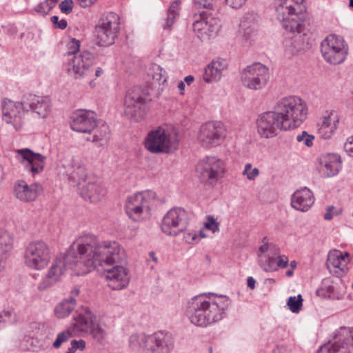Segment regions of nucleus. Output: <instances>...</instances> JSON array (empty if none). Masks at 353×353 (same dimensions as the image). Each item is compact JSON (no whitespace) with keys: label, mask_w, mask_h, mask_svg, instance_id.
<instances>
[{"label":"nucleus","mask_w":353,"mask_h":353,"mask_svg":"<svg viewBox=\"0 0 353 353\" xmlns=\"http://www.w3.org/2000/svg\"><path fill=\"white\" fill-rule=\"evenodd\" d=\"M125 258L124 250L117 242L103 241L91 234H84L70 245L64 255L57 257L47 274L57 282L68 269L83 275L101 267L109 281L108 286L119 290L130 281L126 269L116 265Z\"/></svg>","instance_id":"f257e3e1"},{"label":"nucleus","mask_w":353,"mask_h":353,"mask_svg":"<svg viewBox=\"0 0 353 353\" xmlns=\"http://www.w3.org/2000/svg\"><path fill=\"white\" fill-rule=\"evenodd\" d=\"M307 108L302 99L296 96L279 100L272 111L261 114L256 120L259 134L262 138L276 137L281 130L299 127L305 119Z\"/></svg>","instance_id":"f03ea898"},{"label":"nucleus","mask_w":353,"mask_h":353,"mask_svg":"<svg viewBox=\"0 0 353 353\" xmlns=\"http://www.w3.org/2000/svg\"><path fill=\"white\" fill-rule=\"evenodd\" d=\"M230 303V299L226 296H220L212 301L210 297L200 294L188 302L186 315L192 323L205 327L221 320Z\"/></svg>","instance_id":"7ed1b4c3"},{"label":"nucleus","mask_w":353,"mask_h":353,"mask_svg":"<svg viewBox=\"0 0 353 353\" xmlns=\"http://www.w3.org/2000/svg\"><path fill=\"white\" fill-rule=\"evenodd\" d=\"M51 109V101L48 97H39L32 94L23 96L21 102L5 99L2 101V119L8 124H12L16 130L21 129L23 121L24 111L31 110L42 118H46Z\"/></svg>","instance_id":"20e7f679"},{"label":"nucleus","mask_w":353,"mask_h":353,"mask_svg":"<svg viewBox=\"0 0 353 353\" xmlns=\"http://www.w3.org/2000/svg\"><path fill=\"white\" fill-rule=\"evenodd\" d=\"M74 323L72 327L60 332L53 343V347L59 348L61 344L68 341L74 334L78 332L90 333L92 337L99 343H103L106 336V332L99 323V319L89 308H85L83 314L74 317Z\"/></svg>","instance_id":"39448f33"},{"label":"nucleus","mask_w":353,"mask_h":353,"mask_svg":"<svg viewBox=\"0 0 353 353\" xmlns=\"http://www.w3.org/2000/svg\"><path fill=\"white\" fill-rule=\"evenodd\" d=\"M119 17L114 12H109L99 19L94 30L99 46L106 47L114 43L119 31Z\"/></svg>","instance_id":"423d86ee"},{"label":"nucleus","mask_w":353,"mask_h":353,"mask_svg":"<svg viewBox=\"0 0 353 353\" xmlns=\"http://www.w3.org/2000/svg\"><path fill=\"white\" fill-rule=\"evenodd\" d=\"M277 18L281 21L284 29L290 32H300L303 27L305 14L303 8H294L292 5H288V1H281L276 7Z\"/></svg>","instance_id":"0eeeda50"},{"label":"nucleus","mask_w":353,"mask_h":353,"mask_svg":"<svg viewBox=\"0 0 353 353\" xmlns=\"http://www.w3.org/2000/svg\"><path fill=\"white\" fill-rule=\"evenodd\" d=\"M176 143L164 128L159 127L151 130L145 140V147L155 154L170 153L176 148Z\"/></svg>","instance_id":"6e6552de"},{"label":"nucleus","mask_w":353,"mask_h":353,"mask_svg":"<svg viewBox=\"0 0 353 353\" xmlns=\"http://www.w3.org/2000/svg\"><path fill=\"white\" fill-rule=\"evenodd\" d=\"M353 349V328L341 327L332 340L321 345L316 353H350Z\"/></svg>","instance_id":"1a4fd4ad"},{"label":"nucleus","mask_w":353,"mask_h":353,"mask_svg":"<svg viewBox=\"0 0 353 353\" xmlns=\"http://www.w3.org/2000/svg\"><path fill=\"white\" fill-rule=\"evenodd\" d=\"M188 225V212L182 208H173L163 216L161 225L163 233L176 236L183 232Z\"/></svg>","instance_id":"9d476101"},{"label":"nucleus","mask_w":353,"mask_h":353,"mask_svg":"<svg viewBox=\"0 0 353 353\" xmlns=\"http://www.w3.org/2000/svg\"><path fill=\"white\" fill-rule=\"evenodd\" d=\"M50 260L48 245L42 241H33L28 244L25 252V263L34 270L44 268Z\"/></svg>","instance_id":"9b49d317"},{"label":"nucleus","mask_w":353,"mask_h":353,"mask_svg":"<svg viewBox=\"0 0 353 353\" xmlns=\"http://www.w3.org/2000/svg\"><path fill=\"white\" fill-rule=\"evenodd\" d=\"M196 170L202 182L212 183L223 177L225 167L221 159L215 157H207L198 162Z\"/></svg>","instance_id":"f8f14e48"},{"label":"nucleus","mask_w":353,"mask_h":353,"mask_svg":"<svg viewBox=\"0 0 353 353\" xmlns=\"http://www.w3.org/2000/svg\"><path fill=\"white\" fill-rule=\"evenodd\" d=\"M321 52L325 60L334 65L342 63L347 54L343 41L335 35H330L321 45Z\"/></svg>","instance_id":"ddd939ff"},{"label":"nucleus","mask_w":353,"mask_h":353,"mask_svg":"<svg viewBox=\"0 0 353 353\" xmlns=\"http://www.w3.org/2000/svg\"><path fill=\"white\" fill-rule=\"evenodd\" d=\"M269 78L268 68L260 63L248 66L243 70L241 75L243 85L252 90L263 88Z\"/></svg>","instance_id":"4468645a"},{"label":"nucleus","mask_w":353,"mask_h":353,"mask_svg":"<svg viewBox=\"0 0 353 353\" xmlns=\"http://www.w3.org/2000/svg\"><path fill=\"white\" fill-rule=\"evenodd\" d=\"M225 137V129L221 122H208L201 126L198 139L202 146L212 148L219 145Z\"/></svg>","instance_id":"2eb2a0df"},{"label":"nucleus","mask_w":353,"mask_h":353,"mask_svg":"<svg viewBox=\"0 0 353 353\" xmlns=\"http://www.w3.org/2000/svg\"><path fill=\"white\" fill-rule=\"evenodd\" d=\"M125 113L132 119L139 121L145 114V99L141 87L134 86L128 90L125 98Z\"/></svg>","instance_id":"dca6fc26"},{"label":"nucleus","mask_w":353,"mask_h":353,"mask_svg":"<svg viewBox=\"0 0 353 353\" xmlns=\"http://www.w3.org/2000/svg\"><path fill=\"white\" fill-rule=\"evenodd\" d=\"M94 55L89 51L85 50L74 55L68 63V72L75 79L90 77L93 72L91 66L93 63Z\"/></svg>","instance_id":"f3484780"},{"label":"nucleus","mask_w":353,"mask_h":353,"mask_svg":"<svg viewBox=\"0 0 353 353\" xmlns=\"http://www.w3.org/2000/svg\"><path fill=\"white\" fill-rule=\"evenodd\" d=\"M17 154V159L32 176L43 171L47 159L46 156L36 153L29 148L18 150Z\"/></svg>","instance_id":"a211bd4d"},{"label":"nucleus","mask_w":353,"mask_h":353,"mask_svg":"<svg viewBox=\"0 0 353 353\" xmlns=\"http://www.w3.org/2000/svg\"><path fill=\"white\" fill-rule=\"evenodd\" d=\"M174 341L171 334L159 331L148 335L146 353H171Z\"/></svg>","instance_id":"6ab92c4d"},{"label":"nucleus","mask_w":353,"mask_h":353,"mask_svg":"<svg viewBox=\"0 0 353 353\" xmlns=\"http://www.w3.org/2000/svg\"><path fill=\"white\" fill-rule=\"evenodd\" d=\"M96 126V114L94 112L77 110L70 117V127L74 131L90 134Z\"/></svg>","instance_id":"aec40b11"},{"label":"nucleus","mask_w":353,"mask_h":353,"mask_svg":"<svg viewBox=\"0 0 353 353\" xmlns=\"http://www.w3.org/2000/svg\"><path fill=\"white\" fill-rule=\"evenodd\" d=\"M41 191V186L36 183L29 185L25 181L18 180L14 185V196L17 199L23 202L34 201Z\"/></svg>","instance_id":"412c9836"},{"label":"nucleus","mask_w":353,"mask_h":353,"mask_svg":"<svg viewBox=\"0 0 353 353\" xmlns=\"http://www.w3.org/2000/svg\"><path fill=\"white\" fill-rule=\"evenodd\" d=\"M259 17L254 12H248L243 15L240 23V34L246 41L252 40L256 35Z\"/></svg>","instance_id":"4be33fe9"},{"label":"nucleus","mask_w":353,"mask_h":353,"mask_svg":"<svg viewBox=\"0 0 353 353\" xmlns=\"http://www.w3.org/2000/svg\"><path fill=\"white\" fill-rule=\"evenodd\" d=\"M314 202L313 193L306 187L296 190L292 196V206L294 209L302 212L307 211Z\"/></svg>","instance_id":"5701e85b"},{"label":"nucleus","mask_w":353,"mask_h":353,"mask_svg":"<svg viewBox=\"0 0 353 353\" xmlns=\"http://www.w3.org/2000/svg\"><path fill=\"white\" fill-rule=\"evenodd\" d=\"M80 195L91 203H97L105 196L106 190L99 183H88L79 187Z\"/></svg>","instance_id":"b1692460"},{"label":"nucleus","mask_w":353,"mask_h":353,"mask_svg":"<svg viewBox=\"0 0 353 353\" xmlns=\"http://www.w3.org/2000/svg\"><path fill=\"white\" fill-rule=\"evenodd\" d=\"M349 253L343 254L339 250L330 251L327 255L326 265L327 268L332 271V269H339L343 273L347 271V264L348 262Z\"/></svg>","instance_id":"393cba45"},{"label":"nucleus","mask_w":353,"mask_h":353,"mask_svg":"<svg viewBox=\"0 0 353 353\" xmlns=\"http://www.w3.org/2000/svg\"><path fill=\"white\" fill-rule=\"evenodd\" d=\"M320 163L324 167L323 174L326 177L336 175L341 168L340 157L335 154H329L321 159Z\"/></svg>","instance_id":"a878e982"},{"label":"nucleus","mask_w":353,"mask_h":353,"mask_svg":"<svg viewBox=\"0 0 353 353\" xmlns=\"http://www.w3.org/2000/svg\"><path fill=\"white\" fill-rule=\"evenodd\" d=\"M338 122V120L332 119L330 115L323 117L319 124L318 132L319 136L323 139H330L336 129V123Z\"/></svg>","instance_id":"bb28decb"},{"label":"nucleus","mask_w":353,"mask_h":353,"mask_svg":"<svg viewBox=\"0 0 353 353\" xmlns=\"http://www.w3.org/2000/svg\"><path fill=\"white\" fill-rule=\"evenodd\" d=\"M180 3L181 1L179 0H176L170 6L167 17L163 19V23H162V27L164 30H170L172 29L176 19L179 16Z\"/></svg>","instance_id":"cd10ccee"},{"label":"nucleus","mask_w":353,"mask_h":353,"mask_svg":"<svg viewBox=\"0 0 353 353\" xmlns=\"http://www.w3.org/2000/svg\"><path fill=\"white\" fill-rule=\"evenodd\" d=\"M76 306V299L73 296L59 303L54 310L55 315L58 318H65L68 316Z\"/></svg>","instance_id":"c85d7f7f"},{"label":"nucleus","mask_w":353,"mask_h":353,"mask_svg":"<svg viewBox=\"0 0 353 353\" xmlns=\"http://www.w3.org/2000/svg\"><path fill=\"white\" fill-rule=\"evenodd\" d=\"M97 128H94V134L92 137V138H88V141H91L92 142H106L107 140L109 139L110 135V129L109 126L105 123L101 124L100 126L97 127ZM100 145H103V143H100Z\"/></svg>","instance_id":"c756f323"},{"label":"nucleus","mask_w":353,"mask_h":353,"mask_svg":"<svg viewBox=\"0 0 353 353\" xmlns=\"http://www.w3.org/2000/svg\"><path fill=\"white\" fill-rule=\"evenodd\" d=\"M272 256L270 254L261 255L259 257V265L265 272H273L277 270L276 266V251L272 252Z\"/></svg>","instance_id":"7c9ffc66"},{"label":"nucleus","mask_w":353,"mask_h":353,"mask_svg":"<svg viewBox=\"0 0 353 353\" xmlns=\"http://www.w3.org/2000/svg\"><path fill=\"white\" fill-rule=\"evenodd\" d=\"M148 335L144 334H132L129 339V344L132 349L137 350L143 348L145 353H146V345Z\"/></svg>","instance_id":"2f4dec72"},{"label":"nucleus","mask_w":353,"mask_h":353,"mask_svg":"<svg viewBox=\"0 0 353 353\" xmlns=\"http://www.w3.org/2000/svg\"><path fill=\"white\" fill-rule=\"evenodd\" d=\"M87 177L86 169L83 165H77L74 170L70 174V178L77 182L79 188L83 185Z\"/></svg>","instance_id":"473e14b6"},{"label":"nucleus","mask_w":353,"mask_h":353,"mask_svg":"<svg viewBox=\"0 0 353 353\" xmlns=\"http://www.w3.org/2000/svg\"><path fill=\"white\" fill-rule=\"evenodd\" d=\"M221 77L220 69H215L214 66L212 65L211 63L205 68L203 80L205 82L210 83L212 81H217L221 79Z\"/></svg>","instance_id":"72a5a7b5"},{"label":"nucleus","mask_w":353,"mask_h":353,"mask_svg":"<svg viewBox=\"0 0 353 353\" xmlns=\"http://www.w3.org/2000/svg\"><path fill=\"white\" fill-rule=\"evenodd\" d=\"M200 19H196L192 23V29L194 32L200 33L201 37L205 34L206 25L207 13L201 12L199 14Z\"/></svg>","instance_id":"f704fd0d"},{"label":"nucleus","mask_w":353,"mask_h":353,"mask_svg":"<svg viewBox=\"0 0 353 353\" xmlns=\"http://www.w3.org/2000/svg\"><path fill=\"white\" fill-rule=\"evenodd\" d=\"M206 25L208 28H205V34L208 38L214 37L220 30V25L218 21L212 18H206Z\"/></svg>","instance_id":"c9c22d12"},{"label":"nucleus","mask_w":353,"mask_h":353,"mask_svg":"<svg viewBox=\"0 0 353 353\" xmlns=\"http://www.w3.org/2000/svg\"><path fill=\"white\" fill-rule=\"evenodd\" d=\"M303 299L301 294L296 296H290L287 302L289 309L294 313H298L302 307Z\"/></svg>","instance_id":"e433bc0d"},{"label":"nucleus","mask_w":353,"mask_h":353,"mask_svg":"<svg viewBox=\"0 0 353 353\" xmlns=\"http://www.w3.org/2000/svg\"><path fill=\"white\" fill-rule=\"evenodd\" d=\"M297 39H286L284 43L285 49L287 53L294 55L299 52L301 50L300 46L297 45Z\"/></svg>","instance_id":"4c0bfd02"},{"label":"nucleus","mask_w":353,"mask_h":353,"mask_svg":"<svg viewBox=\"0 0 353 353\" xmlns=\"http://www.w3.org/2000/svg\"><path fill=\"white\" fill-rule=\"evenodd\" d=\"M144 205L133 206L130 202H126L125 203V211L130 218L135 219L133 217L134 215H139L143 212Z\"/></svg>","instance_id":"58836bf2"},{"label":"nucleus","mask_w":353,"mask_h":353,"mask_svg":"<svg viewBox=\"0 0 353 353\" xmlns=\"http://www.w3.org/2000/svg\"><path fill=\"white\" fill-rule=\"evenodd\" d=\"M54 3H50L49 0L40 3L35 7V11L41 14L46 15L54 8Z\"/></svg>","instance_id":"ea45409f"},{"label":"nucleus","mask_w":353,"mask_h":353,"mask_svg":"<svg viewBox=\"0 0 353 353\" xmlns=\"http://www.w3.org/2000/svg\"><path fill=\"white\" fill-rule=\"evenodd\" d=\"M314 137L309 134L306 131H303L301 134L296 136V141L298 142H303L304 145L307 147H311L313 145Z\"/></svg>","instance_id":"a19ab883"},{"label":"nucleus","mask_w":353,"mask_h":353,"mask_svg":"<svg viewBox=\"0 0 353 353\" xmlns=\"http://www.w3.org/2000/svg\"><path fill=\"white\" fill-rule=\"evenodd\" d=\"M243 174L246 175L248 179L254 180L256 176L259 175V170L257 168L252 169V165L250 163H247L245 165Z\"/></svg>","instance_id":"79ce46f5"},{"label":"nucleus","mask_w":353,"mask_h":353,"mask_svg":"<svg viewBox=\"0 0 353 353\" xmlns=\"http://www.w3.org/2000/svg\"><path fill=\"white\" fill-rule=\"evenodd\" d=\"M276 266L278 268H285L289 263L288 257L285 255L279 254V249L276 250Z\"/></svg>","instance_id":"37998d69"},{"label":"nucleus","mask_w":353,"mask_h":353,"mask_svg":"<svg viewBox=\"0 0 353 353\" xmlns=\"http://www.w3.org/2000/svg\"><path fill=\"white\" fill-rule=\"evenodd\" d=\"M152 70L154 72V73L152 74V78L154 80L160 81L164 77L163 82L166 81V77H164L165 72L160 65L155 64L152 66Z\"/></svg>","instance_id":"c03bdc74"},{"label":"nucleus","mask_w":353,"mask_h":353,"mask_svg":"<svg viewBox=\"0 0 353 353\" xmlns=\"http://www.w3.org/2000/svg\"><path fill=\"white\" fill-rule=\"evenodd\" d=\"M126 202H130L133 206L144 205L145 198L142 193H137L134 195L128 197Z\"/></svg>","instance_id":"a18cd8bd"},{"label":"nucleus","mask_w":353,"mask_h":353,"mask_svg":"<svg viewBox=\"0 0 353 353\" xmlns=\"http://www.w3.org/2000/svg\"><path fill=\"white\" fill-rule=\"evenodd\" d=\"M80 48V42L79 40L76 39H72L71 41L68 43L69 51L68 52V54L70 55H78L77 53L79 51Z\"/></svg>","instance_id":"49530a36"},{"label":"nucleus","mask_w":353,"mask_h":353,"mask_svg":"<svg viewBox=\"0 0 353 353\" xmlns=\"http://www.w3.org/2000/svg\"><path fill=\"white\" fill-rule=\"evenodd\" d=\"M72 0H64L59 4V8L64 14H68L72 12L73 8Z\"/></svg>","instance_id":"de8ad7c7"},{"label":"nucleus","mask_w":353,"mask_h":353,"mask_svg":"<svg viewBox=\"0 0 353 353\" xmlns=\"http://www.w3.org/2000/svg\"><path fill=\"white\" fill-rule=\"evenodd\" d=\"M57 281H53V279L50 278L48 274H46V277L43 279V281L38 285V290L39 291H43L51 287L54 285Z\"/></svg>","instance_id":"09e8293b"},{"label":"nucleus","mask_w":353,"mask_h":353,"mask_svg":"<svg viewBox=\"0 0 353 353\" xmlns=\"http://www.w3.org/2000/svg\"><path fill=\"white\" fill-rule=\"evenodd\" d=\"M50 20L55 28L64 30L68 26V23L65 19L59 20V17L56 15L52 16Z\"/></svg>","instance_id":"8fccbe9b"},{"label":"nucleus","mask_w":353,"mask_h":353,"mask_svg":"<svg viewBox=\"0 0 353 353\" xmlns=\"http://www.w3.org/2000/svg\"><path fill=\"white\" fill-rule=\"evenodd\" d=\"M205 228L210 230L212 232H215L219 230V223L215 221L214 219L211 216H208V221L205 223Z\"/></svg>","instance_id":"3c124183"},{"label":"nucleus","mask_w":353,"mask_h":353,"mask_svg":"<svg viewBox=\"0 0 353 353\" xmlns=\"http://www.w3.org/2000/svg\"><path fill=\"white\" fill-rule=\"evenodd\" d=\"M194 2L197 8L203 7L211 9L213 6V0H194Z\"/></svg>","instance_id":"603ef678"},{"label":"nucleus","mask_w":353,"mask_h":353,"mask_svg":"<svg viewBox=\"0 0 353 353\" xmlns=\"http://www.w3.org/2000/svg\"><path fill=\"white\" fill-rule=\"evenodd\" d=\"M247 0H225V4L234 9L241 8Z\"/></svg>","instance_id":"864d4df0"},{"label":"nucleus","mask_w":353,"mask_h":353,"mask_svg":"<svg viewBox=\"0 0 353 353\" xmlns=\"http://www.w3.org/2000/svg\"><path fill=\"white\" fill-rule=\"evenodd\" d=\"M212 65H213L216 68L220 69L221 75H222V72L226 68L227 64L225 60H214L211 62Z\"/></svg>","instance_id":"5fc2aeb1"},{"label":"nucleus","mask_w":353,"mask_h":353,"mask_svg":"<svg viewBox=\"0 0 353 353\" xmlns=\"http://www.w3.org/2000/svg\"><path fill=\"white\" fill-rule=\"evenodd\" d=\"M71 346L72 347V349H74L75 350H83L85 347V342L82 339L79 341L72 340L71 341Z\"/></svg>","instance_id":"6e6d98bb"},{"label":"nucleus","mask_w":353,"mask_h":353,"mask_svg":"<svg viewBox=\"0 0 353 353\" xmlns=\"http://www.w3.org/2000/svg\"><path fill=\"white\" fill-rule=\"evenodd\" d=\"M278 248H276L275 245H273L272 244H268V243H264L263 245H261L259 247V252L261 253L260 254L261 255V254L267 252V251H270L271 252H275V250H276Z\"/></svg>","instance_id":"4d7b16f0"},{"label":"nucleus","mask_w":353,"mask_h":353,"mask_svg":"<svg viewBox=\"0 0 353 353\" xmlns=\"http://www.w3.org/2000/svg\"><path fill=\"white\" fill-rule=\"evenodd\" d=\"M344 149L350 156L353 157V136L345 143Z\"/></svg>","instance_id":"13d9d810"},{"label":"nucleus","mask_w":353,"mask_h":353,"mask_svg":"<svg viewBox=\"0 0 353 353\" xmlns=\"http://www.w3.org/2000/svg\"><path fill=\"white\" fill-rule=\"evenodd\" d=\"M198 239L199 237L195 233H188L185 236V241L188 243H193Z\"/></svg>","instance_id":"bf43d9fd"},{"label":"nucleus","mask_w":353,"mask_h":353,"mask_svg":"<svg viewBox=\"0 0 353 353\" xmlns=\"http://www.w3.org/2000/svg\"><path fill=\"white\" fill-rule=\"evenodd\" d=\"M286 1H288V5H292L299 11V7L302 8L301 4L303 2V0H285L283 2Z\"/></svg>","instance_id":"052dcab7"},{"label":"nucleus","mask_w":353,"mask_h":353,"mask_svg":"<svg viewBox=\"0 0 353 353\" xmlns=\"http://www.w3.org/2000/svg\"><path fill=\"white\" fill-rule=\"evenodd\" d=\"M82 8H87L94 4L97 0H78Z\"/></svg>","instance_id":"680f3d73"},{"label":"nucleus","mask_w":353,"mask_h":353,"mask_svg":"<svg viewBox=\"0 0 353 353\" xmlns=\"http://www.w3.org/2000/svg\"><path fill=\"white\" fill-rule=\"evenodd\" d=\"M333 209V207H329L327 210L326 213L324 214V219L325 220H331L333 217V214H332V210Z\"/></svg>","instance_id":"e2e57ef3"},{"label":"nucleus","mask_w":353,"mask_h":353,"mask_svg":"<svg viewBox=\"0 0 353 353\" xmlns=\"http://www.w3.org/2000/svg\"><path fill=\"white\" fill-rule=\"evenodd\" d=\"M255 283H256V281H255V280L252 276H249L248 278L247 284H248V286L250 289H252V290L254 289Z\"/></svg>","instance_id":"0e129e2a"},{"label":"nucleus","mask_w":353,"mask_h":353,"mask_svg":"<svg viewBox=\"0 0 353 353\" xmlns=\"http://www.w3.org/2000/svg\"><path fill=\"white\" fill-rule=\"evenodd\" d=\"M194 77L192 75H188L185 77L184 79V83L185 82L188 85H190L194 81Z\"/></svg>","instance_id":"69168bd1"},{"label":"nucleus","mask_w":353,"mask_h":353,"mask_svg":"<svg viewBox=\"0 0 353 353\" xmlns=\"http://www.w3.org/2000/svg\"><path fill=\"white\" fill-rule=\"evenodd\" d=\"M103 73V70L101 68H97L94 71V76L96 77H100Z\"/></svg>","instance_id":"338daca9"},{"label":"nucleus","mask_w":353,"mask_h":353,"mask_svg":"<svg viewBox=\"0 0 353 353\" xmlns=\"http://www.w3.org/2000/svg\"><path fill=\"white\" fill-rule=\"evenodd\" d=\"M39 345L37 347V349L36 351H39V350H43L46 347V342L44 341H42L41 342H39Z\"/></svg>","instance_id":"774afa93"}]
</instances>
